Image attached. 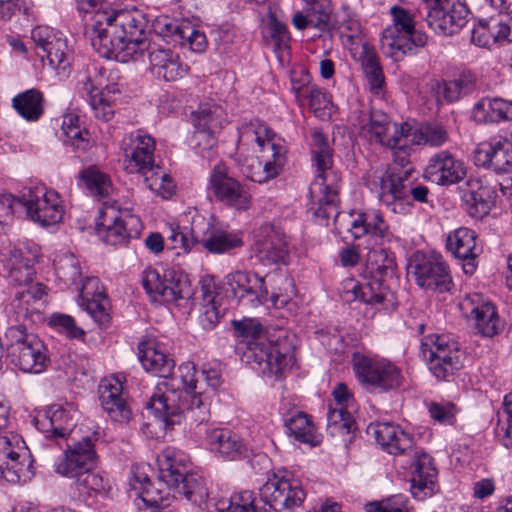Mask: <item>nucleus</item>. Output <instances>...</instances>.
I'll list each match as a JSON object with an SVG mask.
<instances>
[{
  "label": "nucleus",
  "instance_id": "4c0bfd02",
  "mask_svg": "<svg viewBox=\"0 0 512 512\" xmlns=\"http://www.w3.org/2000/svg\"><path fill=\"white\" fill-rule=\"evenodd\" d=\"M370 131L375 140L386 147H399L406 145V133L409 131V124L398 125L382 112H372L370 116Z\"/></svg>",
  "mask_w": 512,
  "mask_h": 512
},
{
  "label": "nucleus",
  "instance_id": "de8ad7c7",
  "mask_svg": "<svg viewBox=\"0 0 512 512\" xmlns=\"http://www.w3.org/2000/svg\"><path fill=\"white\" fill-rule=\"evenodd\" d=\"M223 110L220 106L211 103L200 104L197 111L193 112L194 125L197 128L198 137H211L222 126Z\"/></svg>",
  "mask_w": 512,
  "mask_h": 512
},
{
  "label": "nucleus",
  "instance_id": "3c124183",
  "mask_svg": "<svg viewBox=\"0 0 512 512\" xmlns=\"http://www.w3.org/2000/svg\"><path fill=\"white\" fill-rule=\"evenodd\" d=\"M43 96L36 89L27 90L13 98V107L20 116L35 121L43 114Z\"/></svg>",
  "mask_w": 512,
  "mask_h": 512
},
{
  "label": "nucleus",
  "instance_id": "4468645a",
  "mask_svg": "<svg viewBox=\"0 0 512 512\" xmlns=\"http://www.w3.org/2000/svg\"><path fill=\"white\" fill-rule=\"evenodd\" d=\"M421 354L428 362L429 370L441 380H446L459 370L462 354L455 341L446 335H430L421 342Z\"/></svg>",
  "mask_w": 512,
  "mask_h": 512
},
{
  "label": "nucleus",
  "instance_id": "4d7b16f0",
  "mask_svg": "<svg viewBox=\"0 0 512 512\" xmlns=\"http://www.w3.org/2000/svg\"><path fill=\"white\" fill-rule=\"evenodd\" d=\"M56 275L65 283L74 284L81 277L79 260L72 253H64L54 263Z\"/></svg>",
  "mask_w": 512,
  "mask_h": 512
},
{
  "label": "nucleus",
  "instance_id": "412c9836",
  "mask_svg": "<svg viewBox=\"0 0 512 512\" xmlns=\"http://www.w3.org/2000/svg\"><path fill=\"white\" fill-rule=\"evenodd\" d=\"M408 273L425 289L446 292L452 285L448 266L440 256H416L409 263Z\"/></svg>",
  "mask_w": 512,
  "mask_h": 512
},
{
  "label": "nucleus",
  "instance_id": "6e6d98bb",
  "mask_svg": "<svg viewBox=\"0 0 512 512\" xmlns=\"http://www.w3.org/2000/svg\"><path fill=\"white\" fill-rule=\"evenodd\" d=\"M305 11L310 17L311 27L320 31L328 30L332 14V7L328 0H311L306 3Z\"/></svg>",
  "mask_w": 512,
  "mask_h": 512
},
{
  "label": "nucleus",
  "instance_id": "052dcab7",
  "mask_svg": "<svg viewBox=\"0 0 512 512\" xmlns=\"http://www.w3.org/2000/svg\"><path fill=\"white\" fill-rule=\"evenodd\" d=\"M327 422L331 434L348 435L355 430L351 413L343 407L329 409Z\"/></svg>",
  "mask_w": 512,
  "mask_h": 512
},
{
  "label": "nucleus",
  "instance_id": "2eb2a0df",
  "mask_svg": "<svg viewBox=\"0 0 512 512\" xmlns=\"http://www.w3.org/2000/svg\"><path fill=\"white\" fill-rule=\"evenodd\" d=\"M18 201L25 208L27 217L43 227L56 225L63 219L64 206L59 194L45 186L22 191Z\"/></svg>",
  "mask_w": 512,
  "mask_h": 512
},
{
  "label": "nucleus",
  "instance_id": "b1692460",
  "mask_svg": "<svg viewBox=\"0 0 512 512\" xmlns=\"http://www.w3.org/2000/svg\"><path fill=\"white\" fill-rule=\"evenodd\" d=\"M466 175L465 163L448 150L433 154L424 170L426 179L442 186L460 183Z\"/></svg>",
  "mask_w": 512,
  "mask_h": 512
},
{
  "label": "nucleus",
  "instance_id": "9b49d317",
  "mask_svg": "<svg viewBox=\"0 0 512 512\" xmlns=\"http://www.w3.org/2000/svg\"><path fill=\"white\" fill-rule=\"evenodd\" d=\"M352 362L359 383L372 391L394 390L403 382L400 368L386 359L354 353Z\"/></svg>",
  "mask_w": 512,
  "mask_h": 512
},
{
  "label": "nucleus",
  "instance_id": "13d9d810",
  "mask_svg": "<svg viewBox=\"0 0 512 512\" xmlns=\"http://www.w3.org/2000/svg\"><path fill=\"white\" fill-rule=\"evenodd\" d=\"M306 99L309 100V107L316 117L325 119L330 117L333 111L331 96L322 88L312 85L307 90Z\"/></svg>",
  "mask_w": 512,
  "mask_h": 512
},
{
  "label": "nucleus",
  "instance_id": "0eeeda50",
  "mask_svg": "<svg viewBox=\"0 0 512 512\" xmlns=\"http://www.w3.org/2000/svg\"><path fill=\"white\" fill-rule=\"evenodd\" d=\"M10 406L0 401V479L17 484L34 475L33 458L23 438L7 431Z\"/></svg>",
  "mask_w": 512,
  "mask_h": 512
},
{
  "label": "nucleus",
  "instance_id": "680f3d73",
  "mask_svg": "<svg viewBox=\"0 0 512 512\" xmlns=\"http://www.w3.org/2000/svg\"><path fill=\"white\" fill-rule=\"evenodd\" d=\"M147 188L154 191L164 199H168L174 193V184L170 176L160 167L144 176Z\"/></svg>",
  "mask_w": 512,
  "mask_h": 512
},
{
  "label": "nucleus",
  "instance_id": "ea45409f",
  "mask_svg": "<svg viewBox=\"0 0 512 512\" xmlns=\"http://www.w3.org/2000/svg\"><path fill=\"white\" fill-rule=\"evenodd\" d=\"M446 247L455 258L466 261L463 265L466 274L474 273L475 259L478 253L476 251V234L473 230L465 227L456 229L448 235Z\"/></svg>",
  "mask_w": 512,
  "mask_h": 512
},
{
  "label": "nucleus",
  "instance_id": "c85d7f7f",
  "mask_svg": "<svg viewBox=\"0 0 512 512\" xmlns=\"http://www.w3.org/2000/svg\"><path fill=\"white\" fill-rule=\"evenodd\" d=\"M390 281V279L363 275L362 282L354 284L350 291L354 300H360L377 310L391 311L396 308L397 302L393 291L390 289Z\"/></svg>",
  "mask_w": 512,
  "mask_h": 512
},
{
  "label": "nucleus",
  "instance_id": "6ab92c4d",
  "mask_svg": "<svg viewBox=\"0 0 512 512\" xmlns=\"http://www.w3.org/2000/svg\"><path fill=\"white\" fill-rule=\"evenodd\" d=\"M428 26L437 34L450 36L458 33L467 23L468 6L454 0H426Z\"/></svg>",
  "mask_w": 512,
  "mask_h": 512
},
{
  "label": "nucleus",
  "instance_id": "aec40b11",
  "mask_svg": "<svg viewBox=\"0 0 512 512\" xmlns=\"http://www.w3.org/2000/svg\"><path fill=\"white\" fill-rule=\"evenodd\" d=\"M141 222L133 215H119L113 207H106L100 212L96 221V231L103 242L116 246L138 238L141 233Z\"/></svg>",
  "mask_w": 512,
  "mask_h": 512
},
{
  "label": "nucleus",
  "instance_id": "c03bdc74",
  "mask_svg": "<svg viewBox=\"0 0 512 512\" xmlns=\"http://www.w3.org/2000/svg\"><path fill=\"white\" fill-rule=\"evenodd\" d=\"M285 432L294 440L315 446L318 444L316 439V429L308 414L303 411H289L283 415Z\"/></svg>",
  "mask_w": 512,
  "mask_h": 512
},
{
  "label": "nucleus",
  "instance_id": "6e6552de",
  "mask_svg": "<svg viewBox=\"0 0 512 512\" xmlns=\"http://www.w3.org/2000/svg\"><path fill=\"white\" fill-rule=\"evenodd\" d=\"M95 436H86L70 445L63 456L55 464V472L68 478L75 479L78 486L87 491L102 492L106 483L101 475L93 472L96 465Z\"/></svg>",
  "mask_w": 512,
  "mask_h": 512
},
{
  "label": "nucleus",
  "instance_id": "09e8293b",
  "mask_svg": "<svg viewBox=\"0 0 512 512\" xmlns=\"http://www.w3.org/2000/svg\"><path fill=\"white\" fill-rule=\"evenodd\" d=\"M407 144L426 145L433 148L443 146L449 140L448 131L439 124H425L417 128L409 125L406 133Z\"/></svg>",
  "mask_w": 512,
  "mask_h": 512
},
{
  "label": "nucleus",
  "instance_id": "e2e57ef3",
  "mask_svg": "<svg viewBox=\"0 0 512 512\" xmlns=\"http://www.w3.org/2000/svg\"><path fill=\"white\" fill-rule=\"evenodd\" d=\"M408 499L403 494H395L381 500L365 504V512H408Z\"/></svg>",
  "mask_w": 512,
  "mask_h": 512
},
{
  "label": "nucleus",
  "instance_id": "7c9ffc66",
  "mask_svg": "<svg viewBox=\"0 0 512 512\" xmlns=\"http://www.w3.org/2000/svg\"><path fill=\"white\" fill-rule=\"evenodd\" d=\"M205 441L208 449L224 460L236 461L249 457L248 446L239 435L229 429H207Z\"/></svg>",
  "mask_w": 512,
  "mask_h": 512
},
{
  "label": "nucleus",
  "instance_id": "1a4fd4ad",
  "mask_svg": "<svg viewBox=\"0 0 512 512\" xmlns=\"http://www.w3.org/2000/svg\"><path fill=\"white\" fill-rule=\"evenodd\" d=\"M177 485H169L174 497L183 496L193 504H206L207 512H269L259 507L251 491H243L231 498L211 499L207 501L208 492L201 476L190 471L177 480Z\"/></svg>",
  "mask_w": 512,
  "mask_h": 512
},
{
  "label": "nucleus",
  "instance_id": "8fccbe9b",
  "mask_svg": "<svg viewBox=\"0 0 512 512\" xmlns=\"http://www.w3.org/2000/svg\"><path fill=\"white\" fill-rule=\"evenodd\" d=\"M360 58L370 90L373 94L380 95L385 85V76L377 53L368 44H364Z\"/></svg>",
  "mask_w": 512,
  "mask_h": 512
},
{
  "label": "nucleus",
  "instance_id": "393cba45",
  "mask_svg": "<svg viewBox=\"0 0 512 512\" xmlns=\"http://www.w3.org/2000/svg\"><path fill=\"white\" fill-rule=\"evenodd\" d=\"M225 279L240 304L256 308L266 303L268 290L264 285V278L258 274L235 271L228 274Z\"/></svg>",
  "mask_w": 512,
  "mask_h": 512
},
{
  "label": "nucleus",
  "instance_id": "7ed1b4c3",
  "mask_svg": "<svg viewBox=\"0 0 512 512\" xmlns=\"http://www.w3.org/2000/svg\"><path fill=\"white\" fill-rule=\"evenodd\" d=\"M237 337L246 341L242 361L274 380L284 378L296 363L294 335L286 332L275 340L269 339L261 323L254 318L233 320Z\"/></svg>",
  "mask_w": 512,
  "mask_h": 512
},
{
  "label": "nucleus",
  "instance_id": "58836bf2",
  "mask_svg": "<svg viewBox=\"0 0 512 512\" xmlns=\"http://www.w3.org/2000/svg\"><path fill=\"white\" fill-rule=\"evenodd\" d=\"M157 466L159 473V482L167 487L169 485H177L181 477L190 471L189 456L175 448H165L157 456Z\"/></svg>",
  "mask_w": 512,
  "mask_h": 512
},
{
  "label": "nucleus",
  "instance_id": "ddd939ff",
  "mask_svg": "<svg viewBox=\"0 0 512 512\" xmlns=\"http://www.w3.org/2000/svg\"><path fill=\"white\" fill-rule=\"evenodd\" d=\"M252 132L260 148L263 165L258 162V166H262V171L249 174V178L253 182L264 183L282 172L287 163L288 148L285 140L266 125L260 124Z\"/></svg>",
  "mask_w": 512,
  "mask_h": 512
},
{
  "label": "nucleus",
  "instance_id": "bb28decb",
  "mask_svg": "<svg viewBox=\"0 0 512 512\" xmlns=\"http://www.w3.org/2000/svg\"><path fill=\"white\" fill-rule=\"evenodd\" d=\"M0 263L12 283L28 286L22 293L34 286L32 284L35 275L34 259L25 257L24 253L11 243L4 244L0 248ZM20 294L21 292L17 294L16 299L20 297Z\"/></svg>",
  "mask_w": 512,
  "mask_h": 512
},
{
  "label": "nucleus",
  "instance_id": "473e14b6",
  "mask_svg": "<svg viewBox=\"0 0 512 512\" xmlns=\"http://www.w3.org/2000/svg\"><path fill=\"white\" fill-rule=\"evenodd\" d=\"M461 307L469 311L475 322V328L480 335L493 337L502 331L503 323L495 307L490 302L483 301L480 295L475 294L466 297L461 303Z\"/></svg>",
  "mask_w": 512,
  "mask_h": 512
},
{
  "label": "nucleus",
  "instance_id": "37998d69",
  "mask_svg": "<svg viewBox=\"0 0 512 512\" xmlns=\"http://www.w3.org/2000/svg\"><path fill=\"white\" fill-rule=\"evenodd\" d=\"M471 40L479 47H489L502 40L512 42V16L509 23L495 18L479 21L472 30Z\"/></svg>",
  "mask_w": 512,
  "mask_h": 512
},
{
  "label": "nucleus",
  "instance_id": "2f4dec72",
  "mask_svg": "<svg viewBox=\"0 0 512 512\" xmlns=\"http://www.w3.org/2000/svg\"><path fill=\"white\" fill-rule=\"evenodd\" d=\"M75 413L71 405L63 407L60 404H52L45 410L43 419H36V424L40 425L38 429L48 440H55L58 444V440H65L72 431Z\"/></svg>",
  "mask_w": 512,
  "mask_h": 512
},
{
  "label": "nucleus",
  "instance_id": "f704fd0d",
  "mask_svg": "<svg viewBox=\"0 0 512 512\" xmlns=\"http://www.w3.org/2000/svg\"><path fill=\"white\" fill-rule=\"evenodd\" d=\"M475 163L491 168L497 174L512 172V141L484 142L475 149Z\"/></svg>",
  "mask_w": 512,
  "mask_h": 512
},
{
  "label": "nucleus",
  "instance_id": "f3484780",
  "mask_svg": "<svg viewBox=\"0 0 512 512\" xmlns=\"http://www.w3.org/2000/svg\"><path fill=\"white\" fill-rule=\"evenodd\" d=\"M259 494L261 501L276 512L294 510L306 497L299 480L279 474L269 478L260 488Z\"/></svg>",
  "mask_w": 512,
  "mask_h": 512
},
{
  "label": "nucleus",
  "instance_id": "bf43d9fd",
  "mask_svg": "<svg viewBox=\"0 0 512 512\" xmlns=\"http://www.w3.org/2000/svg\"><path fill=\"white\" fill-rule=\"evenodd\" d=\"M496 435L505 447H512V394L505 396L503 408L498 412Z\"/></svg>",
  "mask_w": 512,
  "mask_h": 512
},
{
  "label": "nucleus",
  "instance_id": "a18cd8bd",
  "mask_svg": "<svg viewBox=\"0 0 512 512\" xmlns=\"http://www.w3.org/2000/svg\"><path fill=\"white\" fill-rule=\"evenodd\" d=\"M475 118L486 123L512 120V101L499 97H484L473 108Z\"/></svg>",
  "mask_w": 512,
  "mask_h": 512
},
{
  "label": "nucleus",
  "instance_id": "0e129e2a",
  "mask_svg": "<svg viewBox=\"0 0 512 512\" xmlns=\"http://www.w3.org/2000/svg\"><path fill=\"white\" fill-rule=\"evenodd\" d=\"M158 487L155 483H148L143 487H139V493L141 494L142 500L146 505L151 507L164 506V501L167 500L172 492V488H168L163 483L159 482L157 478Z\"/></svg>",
  "mask_w": 512,
  "mask_h": 512
},
{
  "label": "nucleus",
  "instance_id": "39448f33",
  "mask_svg": "<svg viewBox=\"0 0 512 512\" xmlns=\"http://www.w3.org/2000/svg\"><path fill=\"white\" fill-rule=\"evenodd\" d=\"M311 153L317 174L309 188L312 201L309 211L320 224H326L331 216L338 217L340 175L333 169L328 138L320 130L312 132Z\"/></svg>",
  "mask_w": 512,
  "mask_h": 512
},
{
  "label": "nucleus",
  "instance_id": "4be33fe9",
  "mask_svg": "<svg viewBox=\"0 0 512 512\" xmlns=\"http://www.w3.org/2000/svg\"><path fill=\"white\" fill-rule=\"evenodd\" d=\"M347 231L354 239L367 237L375 245L384 246L393 239L388 224L378 211H353L345 220Z\"/></svg>",
  "mask_w": 512,
  "mask_h": 512
},
{
  "label": "nucleus",
  "instance_id": "69168bd1",
  "mask_svg": "<svg viewBox=\"0 0 512 512\" xmlns=\"http://www.w3.org/2000/svg\"><path fill=\"white\" fill-rule=\"evenodd\" d=\"M49 325L60 333H64L68 338L80 339L84 336V331L78 327L73 317L67 314L54 313L49 318Z\"/></svg>",
  "mask_w": 512,
  "mask_h": 512
},
{
  "label": "nucleus",
  "instance_id": "603ef678",
  "mask_svg": "<svg viewBox=\"0 0 512 512\" xmlns=\"http://www.w3.org/2000/svg\"><path fill=\"white\" fill-rule=\"evenodd\" d=\"M79 178L84 184L90 195L97 198H103L110 194L112 190L109 176L100 171L95 166L83 169L79 173Z\"/></svg>",
  "mask_w": 512,
  "mask_h": 512
},
{
  "label": "nucleus",
  "instance_id": "338daca9",
  "mask_svg": "<svg viewBox=\"0 0 512 512\" xmlns=\"http://www.w3.org/2000/svg\"><path fill=\"white\" fill-rule=\"evenodd\" d=\"M267 17L268 22L265 27V33L271 38L276 48L287 46L290 41V34L286 24L279 21L272 11H269Z\"/></svg>",
  "mask_w": 512,
  "mask_h": 512
},
{
  "label": "nucleus",
  "instance_id": "9d476101",
  "mask_svg": "<svg viewBox=\"0 0 512 512\" xmlns=\"http://www.w3.org/2000/svg\"><path fill=\"white\" fill-rule=\"evenodd\" d=\"M392 24L382 33V53L394 61H402L407 55H414L418 49L427 45L426 33L415 28L413 14L403 7L390 9Z\"/></svg>",
  "mask_w": 512,
  "mask_h": 512
},
{
  "label": "nucleus",
  "instance_id": "20e7f679",
  "mask_svg": "<svg viewBox=\"0 0 512 512\" xmlns=\"http://www.w3.org/2000/svg\"><path fill=\"white\" fill-rule=\"evenodd\" d=\"M377 443L389 454L412 456L411 491L417 498L431 496L436 488L437 469L433 459L425 452L413 448V438L398 425L388 422H377L368 427Z\"/></svg>",
  "mask_w": 512,
  "mask_h": 512
},
{
  "label": "nucleus",
  "instance_id": "864d4df0",
  "mask_svg": "<svg viewBox=\"0 0 512 512\" xmlns=\"http://www.w3.org/2000/svg\"><path fill=\"white\" fill-rule=\"evenodd\" d=\"M79 117L75 114L64 115L62 121V131L64 142L69 143L75 148L85 150L88 147V132L80 128Z\"/></svg>",
  "mask_w": 512,
  "mask_h": 512
},
{
  "label": "nucleus",
  "instance_id": "a19ab883",
  "mask_svg": "<svg viewBox=\"0 0 512 512\" xmlns=\"http://www.w3.org/2000/svg\"><path fill=\"white\" fill-rule=\"evenodd\" d=\"M10 363L24 373L40 374L49 364L48 349L41 338L8 357Z\"/></svg>",
  "mask_w": 512,
  "mask_h": 512
},
{
  "label": "nucleus",
  "instance_id": "f257e3e1",
  "mask_svg": "<svg viewBox=\"0 0 512 512\" xmlns=\"http://www.w3.org/2000/svg\"><path fill=\"white\" fill-rule=\"evenodd\" d=\"M138 357L146 371L163 379L150 397L147 409L162 420L165 427L180 423L181 418L191 425L208 420V398L200 390L199 376L192 362L182 363L178 367L179 374L171 375L175 362L155 340L139 343Z\"/></svg>",
  "mask_w": 512,
  "mask_h": 512
},
{
  "label": "nucleus",
  "instance_id": "a878e982",
  "mask_svg": "<svg viewBox=\"0 0 512 512\" xmlns=\"http://www.w3.org/2000/svg\"><path fill=\"white\" fill-rule=\"evenodd\" d=\"M256 257L265 266L284 263L288 256V244L280 227L266 223L257 232Z\"/></svg>",
  "mask_w": 512,
  "mask_h": 512
},
{
  "label": "nucleus",
  "instance_id": "5fc2aeb1",
  "mask_svg": "<svg viewBox=\"0 0 512 512\" xmlns=\"http://www.w3.org/2000/svg\"><path fill=\"white\" fill-rule=\"evenodd\" d=\"M336 24L344 44L352 45L361 38L362 25L348 9L345 8L341 14H338Z\"/></svg>",
  "mask_w": 512,
  "mask_h": 512
},
{
  "label": "nucleus",
  "instance_id": "a211bd4d",
  "mask_svg": "<svg viewBox=\"0 0 512 512\" xmlns=\"http://www.w3.org/2000/svg\"><path fill=\"white\" fill-rule=\"evenodd\" d=\"M208 194L223 205L237 211H246L251 206L249 191L236 178L228 174L223 164H217L208 180Z\"/></svg>",
  "mask_w": 512,
  "mask_h": 512
},
{
  "label": "nucleus",
  "instance_id": "c9c22d12",
  "mask_svg": "<svg viewBox=\"0 0 512 512\" xmlns=\"http://www.w3.org/2000/svg\"><path fill=\"white\" fill-rule=\"evenodd\" d=\"M97 76L96 68L80 72L77 76V88L88 101L94 116L107 122L113 117L114 109L111 103L103 97L100 84L96 82Z\"/></svg>",
  "mask_w": 512,
  "mask_h": 512
},
{
  "label": "nucleus",
  "instance_id": "49530a36",
  "mask_svg": "<svg viewBox=\"0 0 512 512\" xmlns=\"http://www.w3.org/2000/svg\"><path fill=\"white\" fill-rule=\"evenodd\" d=\"M396 261L394 254L386 249H372L367 253L363 275L393 280L396 275Z\"/></svg>",
  "mask_w": 512,
  "mask_h": 512
},
{
  "label": "nucleus",
  "instance_id": "f8f14e48",
  "mask_svg": "<svg viewBox=\"0 0 512 512\" xmlns=\"http://www.w3.org/2000/svg\"><path fill=\"white\" fill-rule=\"evenodd\" d=\"M31 38L36 45V53L42 59L46 57L59 80L67 79L72 70L73 51L63 34L48 26H37L31 31Z\"/></svg>",
  "mask_w": 512,
  "mask_h": 512
},
{
  "label": "nucleus",
  "instance_id": "423d86ee",
  "mask_svg": "<svg viewBox=\"0 0 512 512\" xmlns=\"http://www.w3.org/2000/svg\"><path fill=\"white\" fill-rule=\"evenodd\" d=\"M44 295H46V287L43 284H36L13 301L10 325L4 334L7 357L15 355L16 352L40 338L32 331V326L43 319Z\"/></svg>",
  "mask_w": 512,
  "mask_h": 512
},
{
  "label": "nucleus",
  "instance_id": "72a5a7b5",
  "mask_svg": "<svg viewBox=\"0 0 512 512\" xmlns=\"http://www.w3.org/2000/svg\"><path fill=\"white\" fill-rule=\"evenodd\" d=\"M206 229L202 232L199 244L209 253L215 255L231 254L244 246L243 233L210 222L204 223Z\"/></svg>",
  "mask_w": 512,
  "mask_h": 512
},
{
  "label": "nucleus",
  "instance_id": "c756f323",
  "mask_svg": "<svg viewBox=\"0 0 512 512\" xmlns=\"http://www.w3.org/2000/svg\"><path fill=\"white\" fill-rule=\"evenodd\" d=\"M461 199L467 213L476 219L486 216L494 205L495 191L477 177H469L460 187Z\"/></svg>",
  "mask_w": 512,
  "mask_h": 512
},
{
  "label": "nucleus",
  "instance_id": "dca6fc26",
  "mask_svg": "<svg viewBox=\"0 0 512 512\" xmlns=\"http://www.w3.org/2000/svg\"><path fill=\"white\" fill-rule=\"evenodd\" d=\"M141 282L153 301L175 302L191 296V287L186 276L173 269L160 272L151 267L146 268Z\"/></svg>",
  "mask_w": 512,
  "mask_h": 512
},
{
  "label": "nucleus",
  "instance_id": "cd10ccee",
  "mask_svg": "<svg viewBox=\"0 0 512 512\" xmlns=\"http://www.w3.org/2000/svg\"><path fill=\"white\" fill-rule=\"evenodd\" d=\"M409 170L387 169L379 180V201L393 213L403 214L407 210V181Z\"/></svg>",
  "mask_w": 512,
  "mask_h": 512
},
{
  "label": "nucleus",
  "instance_id": "79ce46f5",
  "mask_svg": "<svg viewBox=\"0 0 512 512\" xmlns=\"http://www.w3.org/2000/svg\"><path fill=\"white\" fill-rule=\"evenodd\" d=\"M123 387L118 380L104 381L99 386V399L102 408L116 422H127L131 410L122 394Z\"/></svg>",
  "mask_w": 512,
  "mask_h": 512
},
{
  "label": "nucleus",
  "instance_id": "f03ea898",
  "mask_svg": "<svg viewBox=\"0 0 512 512\" xmlns=\"http://www.w3.org/2000/svg\"><path fill=\"white\" fill-rule=\"evenodd\" d=\"M149 31L146 14L135 6L98 10L85 26V35L97 53L122 63L144 54Z\"/></svg>",
  "mask_w": 512,
  "mask_h": 512
},
{
  "label": "nucleus",
  "instance_id": "5701e85b",
  "mask_svg": "<svg viewBox=\"0 0 512 512\" xmlns=\"http://www.w3.org/2000/svg\"><path fill=\"white\" fill-rule=\"evenodd\" d=\"M155 141L142 131L131 133L129 143L124 148L125 169L128 173H139L143 177L154 171L159 165L154 160Z\"/></svg>",
  "mask_w": 512,
  "mask_h": 512
},
{
  "label": "nucleus",
  "instance_id": "774afa93",
  "mask_svg": "<svg viewBox=\"0 0 512 512\" xmlns=\"http://www.w3.org/2000/svg\"><path fill=\"white\" fill-rule=\"evenodd\" d=\"M191 237L180 231L179 227L171 228V233L168 237V245L170 249H179L184 253L189 252L195 244H199L200 234L196 231V226L191 228Z\"/></svg>",
  "mask_w": 512,
  "mask_h": 512
},
{
  "label": "nucleus",
  "instance_id": "e433bc0d",
  "mask_svg": "<svg viewBox=\"0 0 512 512\" xmlns=\"http://www.w3.org/2000/svg\"><path fill=\"white\" fill-rule=\"evenodd\" d=\"M149 62L152 73L165 81H177L188 71V66L170 48H152L149 51Z\"/></svg>",
  "mask_w": 512,
  "mask_h": 512
}]
</instances>
